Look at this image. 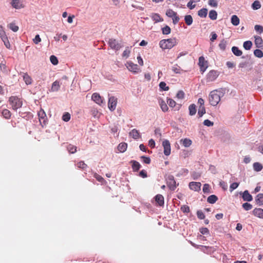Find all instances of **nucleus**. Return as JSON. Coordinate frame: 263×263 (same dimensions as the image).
Masks as SVG:
<instances>
[{
  "instance_id": "1",
  "label": "nucleus",
  "mask_w": 263,
  "mask_h": 263,
  "mask_svg": "<svg viewBox=\"0 0 263 263\" xmlns=\"http://www.w3.org/2000/svg\"><path fill=\"white\" fill-rule=\"evenodd\" d=\"M223 92L220 90L212 91L209 97L210 103L212 106L217 105L220 101V99L223 96Z\"/></svg>"
},
{
  "instance_id": "2",
  "label": "nucleus",
  "mask_w": 263,
  "mask_h": 263,
  "mask_svg": "<svg viewBox=\"0 0 263 263\" xmlns=\"http://www.w3.org/2000/svg\"><path fill=\"white\" fill-rule=\"evenodd\" d=\"M177 44V41L175 39H169L167 40H162L160 41V47L163 49H171L175 46Z\"/></svg>"
},
{
  "instance_id": "3",
  "label": "nucleus",
  "mask_w": 263,
  "mask_h": 263,
  "mask_svg": "<svg viewBox=\"0 0 263 263\" xmlns=\"http://www.w3.org/2000/svg\"><path fill=\"white\" fill-rule=\"evenodd\" d=\"M9 102L14 110L21 107L23 105L22 101L16 97H11L9 98Z\"/></svg>"
},
{
  "instance_id": "4",
  "label": "nucleus",
  "mask_w": 263,
  "mask_h": 263,
  "mask_svg": "<svg viewBox=\"0 0 263 263\" xmlns=\"http://www.w3.org/2000/svg\"><path fill=\"white\" fill-rule=\"evenodd\" d=\"M108 44L111 49L116 50H119L123 46V45L121 42H119L116 40L112 39H109Z\"/></svg>"
},
{
  "instance_id": "5",
  "label": "nucleus",
  "mask_w": 263,
  "mask_h": 263,
  "mask_svg": "<svg viewBox=\"0 0 263 263\" xmlns=\"http://www.w3.org/2000/svg\"><path fill=\"white\" fill-rule=\"evenodd\" d=\"M166 15L168 17L172 18L173 23L174 24H176L178 23L179 21V17L177 15V13L174 11L172 9H169L167 10L166 11Z\"/></svg>"
},
{
  "instance_id": "6",
  "label": "nucleus",
  "mask_w": 263,
  "mask_h": 263,
  "mask_svg": "<svg viewBox=\"0 0 263 263\" xmlns=\"http://www.w3.org/2000/svg\"><path fill=\"white\" fill-rule=\"evenodd\" d=\"M125 66L128 70L133 73H136L140 71V68L138 67V66L131 61H127L125 64Z\"/></svg>"
},
{
  "instance_id": "7",
  "label": "nucleus",
  "mask_w": 263,
  "mask_h": 263,
  "mask_svg": "<svg viewBox=\"0 0 263 263\" xmlns=\"http://www.w3.org/2000/svg\"><path fill=\"white\" fill-rule=\"evenodd\" d=\"M38 116L40 123L42 126L46 125L47 122V116L45 112L42 109H41L38 112Z\"/></svg>"
},
{
  "instance_id": "8",
  "label": "nucleus",
  "mask_w": 263,
  "mask_h": 263,
  "mask_svg": "<svg viewBox=\"0 0 263 263\" xmlns=\"http://www.w3.org/2000/svg\"><path fill=\"white\" fill-rule=\"evenodd\" d=\"M162 146L164 149V154L168 156L171 154V144L168 140H164L162 142Z\"/></svg>"
},
{
  "instance_id": "9",
  "label": "nucleus",
  "mask_w": 263,
  "mask_h": 263,
  "mask_svg": "<svg viewBox=\"0 0 263 263\" xmlns=\"http://www.w3.org/2000/svg\"><path fill=\"white\" fill-rule=\"evenodd\" d=\"M166 180L167 186L170 190L172 191L174 190L176 187V183L174 177L172 175H170L168 176Z\"/></svg>"
},
{
  "instance_id": "10",
  "label": "nucleus",
  "mask_w": 263,
  "mask_h": 263,
  "mask_svg": "<svg viewBox=\"0 0 263 263\" xmlns=\"http://www.w3.org/2000/svg\"><path fill=\"white\" fill-rule=\"evenodd\" d=\"M117 99L114 97H110L108 100V106L110 110L114 111L116 107Z\"/></svg>"
},
{
  "instance_id": "11",
  "label": "nucleus",
  "mask_w": 263,
  "mask_h": 263,
  "mask_svg": "<svg viewBox=\"0 0 263 263\" xmlns=\"http://www.w3.org/2000/svg\"><path fill=\"white\" fill-rule=\"evenodd\" d=\"M219 76V72L217 71L211 70L207 74L206 79L208 82H212L216 79Z\"/></svg>"
},
{
  "instance_id": "12",
  "label": "nucleus",
  "mask_w": 263,
  "mask_h": 263,
  "mask_svg": "<svg viewBox=\"0 0 263 263\" xmlns=\"http://www.w3.org/2000/svg\"><path fill=\"white\" fill-rule=\"evenodd\" d=\"M11 4L14 8L16 9H21L25 7L23 0H12Z\"/></svg>"
},
{
  "instance_id": "13",
  "label": "nucleus",
  "mask_w": 263,
  "mask_h": 263,
  "mask_svg": "<svg viewBox=\"0 0 263 263\" xmlns=\"http://www.w3.org/2000/svg\"><path fill=\"white\" fill-rule=\"evenodd\" d=\"M91 98L93 101H95L96 103H97L99 105H102V104H104L103 99L100 96V95L97 93H93L92 95Z\"/></svg>"
},
{
  "instance_id": "14",
  "label": "nucleus",
  "mask_w": 263,
  "mask_h": 263,
  "mask_svg": "<svg viewBox=\"0 0 263 263\" xmlns=\"http://www.w3.org/2000/svg\"><path fill=\"white\" fill-rule=\"evenodd\" d=\"M201 184L197 182H191L189 183V187L194 191H199L201 189Z\"/></svg>"
},
{
  "instance_id": "15",
  "label": "nucleus",
  "mask_w": 263,
  "mask_h": 263,
  "mask_svg": "<svg viewBox=\"0 0 263 263\" xmlns=\"http://www.w3.org/2000/svg\"><path fill=\"white\" fill-rule=\"evenodd\" d=\"M199 65L201 71L204 72L206 70L207 68L206 62L203 57H200L199 58Z\"/></svg>"
},
{
  "instance_id": "16",
  "label": "nucleus",
  "mask_w": 263,
  "mask_h": 263,
  "mask_svg": "<svg viewBox=\"0 0 263 263\" xmlns=\"http://www.w3.org/2000/svg\"><path fill=\"white\" fill-rule=\"evenodd\" d=\"M61 84V83L59 81L56 80L52 84L50 91L52 92L58 91L60 88Z\"/></svg>"
},
{
  "instance_id": "17",
  "label": "nucleus",
  "mask_w": 263,
  "mask_h": 263,
  "mask_svg": "<svg viewBox=\"0 0 263 263\" xmlns=\"http://www.w3.org/2000/svg\"><path fill=\"white\" fill-rule=\"evenodd\" d=\"M253 214L259 218H263V209L260 208H255L253 211Z\"/></svg>"
},
{
  "instance_id": "18",
  "label": "nucleus",
  "mask_w": 263,
  "mask_h": 263,
  "mask_svg": "<svg viewBox=\"0 0 263 263\" xmlns=\"http://www.w3.org/2000/svg\"><path fill=\"white\" fill-rule=\"evenodd\" d=\"M242 198L244 201H251L252 200V196L249 194V192L246 190L242 194Z\"/></svg>"
},
{
  "instance_id": "19",
  "label": "nucleus",
  "mask_w": 263,
  "mask_h": 263,
  "mask_svg": "<svg viewBox=\"0 0 263 263\" xmlns=\"http://www.w3.org/2000/svg\"><path fill=\"white\" fill-rule=\"evenodd\" d=\"M151 17L155 23L162 22L163 21V18H161L160 15L158 13H152Z\"/></svg>"
},
{
  "instance_id": "20",
  "label": "nucleus",
  "mask_w": 263,
  "mask_h": 263,
  "mask_svg": "<svg viewBox=\"0 0 263 263\" xmlns=\"http://www.w3.org/2000/svg\"><path fill=\"white\" fill-rule=\"evenodd\" d=\"M159 104L163 111L165 112L167 111L168 107L166 103L164 100L162 99L159 100Z\"/></svg>"
},
{
  "instance_id": "21",
  "label": "nucleus",
  "mask_w": 263,
  "mask_h": 263,
  "mask_svg": "<svg viewBox=\"0 0 263 263\" xmlns=\"http://www.w3.org/2000/svg\"><path fill=\"white\" fill-rule=\"evenodd\" d=\"M180 143L182 144L184 147H189L192 143V141L191 140L185 138L184 139H181L180 140Z\"/></svg>"
},
{
  "instance_id": "22",
  "label": "nucleus",
  "mask_w": 263,
  "mask_h": 263,
  "mask_svg": "<svg viewBox=\"0 0 263 263\" xmlns=\"http://www.w3.org/2000/svg\"><path fill=\"white\" fill-rule=\"evenodd\" d=\"M23 77L24 82L27 85H29L31 84L32 79L27 73H24Z\"/></svg>"
},
{
  "instance_id": "23",
  "label": "nucleus",
  "mask_w": 263,
  "mask_h": 263,
  "mask_svg": "<svg viewBox=\"0 0 263 263\" xmlns=\"http://www.w3.org/2000/svg\"><path fill=\"white\" fill-rule=\"evenodd\" d=\"M155 200L160 206L164 204V197L161 195L158 194L156 195L155 197Z\"/></svg>"
},
{
  "instance_id": "24",
  "label": "nucleus",
  "mask_w": 263,
  "mask_h": 263,
  "mask_svg": "<svg viewBox=\"0 0 263 263\" xmlns=\"http://www.w3.org/2000/svg\"><path fill=\"white\" fill-rule=\"evenodd\" d=\"M231 22L234 26H237L239 24L240 20L237 15H233L231 17Z\"/></svg>"
},
{
  "instance_id": "25",
  "label": "nucleus",
  "mask_w": 263,
  "mask_h": 263,
  "mask_svg": "<svg viewBox=\"0 0 263 263\" xmlns=\"http://www.w3.org/2000/svg\"><path fill=\"white\" fill-rule=\"evenodd\" d=\"M129 135L135 139H137L140 137L139 133L136 129H134L131 132H130Z\"/></svg>"
},
{
  "instance_id": "26",
  "label": "nucleus",
  "mask_w": 263,
  "mask_h": 263,
  "mask_svg": "<svg viewBox=\"0 0 263 263\" xmlns=\"http://www.w3.org/2000/svg\"><path fill=\"white\" fill-rule=\"evenodd\" d=\"M127 145L125 143H121L118 146V151L121 153L124 152L127 149Z\"/></svg>"
},
{
  "instance_id": "27",
  "label": "nucleus",
  "mask_w": 263,
  "mask_h": 263,
  "mask_svg": "<svg viewBox=\"0 0 263 263\" xmlns=\"http://www.w3.org/2000/svg\"><path fill=\"white\" fill-rule=\"evenodd\" d=\"M130 162L132 163V167L134 171H137L140 168L141 165L138 162L133 160Z\"/></svg>"
},
{
  "instance_id": "28",
  "label": "nucleus",
  "mask_w": 263,
  "mask_h": 263,
  "mask_svg": "<svg viewBox=\"0 0 263 263\" xmlns=\"http://www.w3.org/2000/svg\"><path fill=\"white\" fill-rule=\"evenodd\" d=\"M232 51L236 56H240L242 54V51L237 47L233 46L232 48Z\"/></svg>"
},
{
  "instance_id": "29",
  "label": "nucleus",
  "mask_w": 263,
  "mask_h": 263,
  "mask_svg": "<svg viewBox=\"0 0 263 263\" xmlns=\"http://www.w3.org/2000/svg\"><path fill=\"white\" fill-rule=\"evenodd\" d=\"M262 40L261 37L257 36L255 37V44L257 47H260L262 46Z\"/></svg>"
},
{
  "instance_id": "30",
  "label": "nucleus",
  "mask_w": 263,
  "mask_h": 263,
  "mask_svg": "<svg viewBox=\"0 0 263 263\" xmlns=\"http://www.w3.org/2000/svg\"><path fill=\"white\" fill-rule=\"evenodd\" d=\"M208 14V9L202 8L198 11V14L201 17H205Z\"/></svg>"
},
{
  "instance_id": "31",
  "label": "nucleus",
  "mask_w": 263,
  "mask_h": 263,
  "mask_svg": "<svg viewBox=\"0 0 263 263\" xmlns=\"http://www.w3.org/2000/svg\"><path fill=\"white\" fill-rule=\"evenodd\" d=\"M218 200V198L216 196L214 195H210L208 197L207 199V201L210 203L213 204L216 202V201Z\"/></svg>"
},
{
  "instance_id": "32",
  "label": "nucleus",
  "mask_w": 263,
  "mask_h": 263,
  "mask_svg": "<svg viewBox=\"0 0 263 263\" xmlns=\"http://www.w3.org/2000/svg\"><path fill=\"white\" fill-rule=\"evenodd\" d=\"M189 109L190 115L193 116L195 115L196 112V105L195 104H193L190 105L189 106Z\"/></svg>"
},
{
  "instance_id": "33",
  "label": "nucleus",
  "mask_w": 263,
  "mask_h": 263,
  "mask_svg": "<svg viewBox=\"0 0 263 263\" xmlns=\"http://www.w3.org/2000/svg\"><path fill=\"white\" fill-rule=\"evenodd\" d=\"M184 21L185 23L188 25L190 26L193 23V18L191 15H185L184 17Z\"/></svg>"
},
{
  "instance_id": "34",
  "label": "nucleus",
  "mask_w": 263,
  "mask_h": 263,
  "mask_svg": "<svg viewBox=\"0 0 263 263\" xmlns=\"http://www.w3.org/2000/svg\"><path fill=\"white\" fill-rule=\"evenodd\" d=\"M209 16L211 20H215L217 17V13L215 10H211L209 12Z\"/></svg>"
},
{
  "instance_id": "35",
  "label": "nucleus",
  "mask_w": 263,
  "mask_h": 263,
  "mask_svg": "<svg viewBox=\"0 0 263 263\" xmlns=\"http://www.w3.org/2000/svg\"><path fill=\"white\" fill-rule=\"evenodd\" d=\"M8 27L14 32H17L18 30V27L14 23L8 24Z\"/></svg>"
},
{
  "instance_id": "36",
  "label": "nucleus",
  "mask_w": 263,
  "mask_h": 263,
  "mask_svg": "<svg viewBox=\"0 0 263 263\" xmlns=\"http://www.w3.org/2000/svg\"><path fill=\"white\" fill-rule=\"evenodd\" d=\"M253 169L256 171H260L262 169V165L259 162H255L253 164Z\"/></svg>"
},
{
  "instance_id": "37",
  "label": "nucleus",
  "mask_w": 263,
  "mask_h": 263,
  "mask_svg": "<svg viewBox=\"0 0 263 263\" xmlns=\"http://www.w3.org/2000/svg\"><path fill=\"white\" fill-rule=\"evenodd\" d=\"M256 201L259 205H263V194H259L257 195Z\"/></svg>"
},
{
  "instance_id": "38",
  "label": "nucleus",
  "mask_w": 263,
  "mask_h": 263,
  "mask_svg": "<svg viewBox=\"0 0 263 263\" xmlns=\"http://www.w3.org/2000/svg\"><path fill=\"white\" fill-rule=\"evenodd\" d=\"M252 46V43L250 41H247L243 43V47L246 50H250Z\"/></svg>"
},
{
  "instance_id": "39",
  "label": "nucleus",
  "mask_w": 263,
  "mask_h": 263,
  "mask_svg": "<svg viewBox=\"0 0 263 263\" xmlns=\"http://www.w3.org/2000/svg\"><path fill=\"white\" fill-rule=\"evenodd\" d=\"M252 7L254 10H257L261 7L260 2L258 1H255L252 5Z\"/></svg>"
},
{
  "instance_id": "40",
  "label": "nucleus",
  "mask_w": 263,
  "mask_h": 263,
  "mask_svg": "<svg viewBox=\"0 0 263 263\" xmlns=\"http://www.w3.org/2000/svg\"><path fill=\"white\" fill-rule=\"evenodd\" d=\"M205 113L204 106H199L198 111V115L199 117H201Z\"/></svg>"
},
{
  "instance_id": "41",
  "label": "nucleus",
  "mask_w": 263,
  "mask_h": 263,
  "mask_svg": "<svg viewBox=\"0 0 263 263\" xmlns=\"http://www.w3.org/2000/svg\"><path fill=\"white\" fill-rule=\"evenodd\" d=\"M172 70L175 73H180L181 69L180 66L176 64L172 67Z\"/></svg>"
},
{
  "instance_id": "42",
  "label": "nucleus",
  "mask_w": 263,
  "mask_h": 263,
  "mask_svg": "<svg viewBox=\"0 0 263 263\" xmlns=\"http://www.w3.org/2000/svg\"><path fill=\"white\" fill-rule=\"evenodd\" d=\"M254 54L255 56L259 58H261L263 57V52L260 49H256L254 51Z\"/></svg>"
},
{
  "instance_id": "43",
  "label": "nucleus",
  "mask_w": 263,
  "mask_h": 263,
  "mask_svg": "<svg viewBox=\"0 0 263 263\" xmlns=\"http://www.w3.org/2000/svg\"><path fill=\"white\" fill-rule=\"evenodd\" d=\"M67 150L71 154H74L77 151V147L72 145L67 146Z\"/></svg>"
},
{
  "instance_id": "44",
  "label": "nucleus",
  "mask_w": 263,
  "mask_h": 263,
  "mask_svg": "<svg viewBox=\"0 0 263 263\" xmlns=\"http://www.w3.org/2000/svg\"><path fill=\"white\" fill-rule=\"evenodd\" d=\"M159 87L162 90L167 91L169 89V87L166 86V84L164 82H160L159 84Z\"/></svg>"
},
{
  "instance_id": "45",
  "label": "nucleus",
  "mask_w": 263,
  "mask_h": 263,
  "mask_svg": "<svg viewBox=\"0 0 263 263\" xmlns=\"http://www.w3.org/2000/svg\"><path fill=\"white\" fill-rule=\"evenodd\" d=\"M130 53V48L127 47L126 48L125 50L123 51L122 56H123V57L127 58L129 57Z\"/></svg>"
},
{
  "instance_id": "46",
  "label": "nucleus",
  "mask_w": 263,
  "mask_h": 263,
  "mask_svg": "<svg viewBox=\"0 0 263 263\" xmlns=\"http://www.w3.org/2000/svg\"><path fill=\"white\" fill-rule=\"evenodd\" d=\"M50 61L51 63L54 65H56L58 64V60L57 58L54 55L50 56Z\"/></svg>"
},
{
  "instance_id": "47",
  "label": "nucleus",
  "mask_w": 263,
  "mask_h": 263,
  "mask_svg": "<svg viewBox=\"0 0 263 263\" xmlns=\"http://www.w3.org/2000/svg\"><path fill=\"white\" fill-rule=\"evenodd\" d=\"M162 33L164 34H168L171 32V28L168 26H166L163 27L162 29Z\"/></svg>"
},
{
  "instance_id": "48",
  "label": "nucleus",
  "mask_w": 263,
  "mask_h": 263,
  "mask_svg": "<svg viewBox=\"0 0 263 263\" xmlns=\"http://www.w3.org/2000/svg\"><path fill=\"white\" fill-rule=\"evenodd\" d=\"M62 119L65 122H68L70 119V115L68 112L65 113L62 116Z\"/></svg>"
},
{
  "instance_id": "49",
  "label": "nucleus",
  "mask_w": 263,
  "mask_h": 263,
  "mask_svg": "<svg viewBox=\"0 0 263 263\" xmlns=\"http://www.w3.org/2000/svg\"><path fill=\"white\" fill-rule=\"evenodd\" d=\"M167 103L168 104L170 107H174L176 105V102L172 99H167Z\"/></svg>"
},
{
  "instance_id": "50",
  "label": "nucleus",
  "mask_w": 263,
  "mask_h": 263,
  "mask_svg": "<svg viewBox=\"0 0 263 263\" xmlns=\"http://www.w3.org/2000/svg\"><path fill=\"white\" fill-rule=\"evenodd\" d=\"M2 115L4 118L8 119L10 117V112L7 109H4L2 112Z\"/></svg>"
},
{
  "instance_id": "51",
  "label": "nucleus",
  "mask_w": 263,
  "mask_h": 263,
  "mask_svg": "<svg viewBox=\"0 0 263 263\" xmlns=\"http://www.w3.org/2000/svg\"><path fill=\"white\" fill-rule=\"evenodd\" d=\"M2 40V41H3L5 46L7 48H10V44L8 40V38L7 37H5L4 38H2L1 39Z\"/></svg>"
},
{
  "instance_id": "52",
  "label": "nucleus",
  "mask_w": 263,
  "mask_h": 263,
  "mask_svg": "<svg viewBox=\"0 0 263 263\" xmlns=\"http://www.w3.org/2000/svg\"><path fill=\"white\" fill-rule=\"evenodd\" d=\"M242 207L245 210L249 211L252 208V205L249 203L246 202L242 204Z\"/></svg>"
},
{
  "instance_id": "53",
  "label": "nucleus",
  "mask_w": 263,
  "mask_h": 263,
  "mask_svg": "<svg viewBox=\"0 0 263 263\" xmlns=\"http://www.w3.org/2000/svg\"><path fill=\"white\" fill-rule=\"evenodd\" d=\"M239 185V183L237 182H234L230 185V191L232 192L233 190L236 189Z\"/></svg>"
},
{
  "instance_id": "54",
  "label": "nucleus",
  "mask_w": 263,
  "mask_h": 263,
  "mask_svg": "<svg viewBox=\"0 0 263 263\" xmlns=\"http://www.w3.org/2000/svg\"><path fill=\"white\" fill-rule=\"evenodd\" d=\"M203 192L204 193H210V185L208 184H204L203 187Z\"/></svg>"
},
{
  "instance_id": "55",
  "label": "nucleus",
  "mask_w": 263,
  "mask_h": 263,
  "mask_svg": "<svg viewBox=\"0 0 263 263\" xmlns=\"http://www.w3.org/2000/svg\"><path fill=\"white\" fill-rule=\"evenodd\" d=\"M254 29L257 32H258L259 33L263 32V27L260 25H256L254 27Z\"/></svg>"
},
{
  "instance_id": "56",
  "label": "nucleus",
  "mask_w": 263,
  "mask_h": 263,
  "mask_svg": "<svg viewBox=\"0 0 263 263\" xmlns=\"http://www.w3.org/2000/svg\"><path fill=\"white\" fill-rule=\"evenodd\" d=\"M0 36L1 39L6 37V34L3 26L0 25Z\"/></svg>"
},
{
  "instance_id": "57",
  "label": "nucleus",
  "mask_w": 263,
  "mask_h": 263,
  "mask_svg": "<svg viewBox=\"0 0 263 263\" xmlns=\"http://www.w3.org/2000/svg\"><path fill=\"white\" fill-rule=\"evenodd\" d=\"M184 93L183 91H179L177 95H176V97L179 99H182L184 98Z\"/></svg>"
},
{
  "instance_id": "58",
  "label": "nucleus",
  "mask_w": 263,
  "mask_h": 263,
  "mask_svg": "<svg viewBox=\"0 0 263 263\" xmlns=\"http://www.w3.org/2000/svg\"><path fill=\"white\" fill-rule=\"evenodd\" d=\"M77 166L78 167L82 168L83 170L85 169L87 167V165L84 163V161H80L79 162Z\"/></svg>"
},
{
  "instance_id": "59",
  "label": "nucleus",
  "mask_w": 263,
  "mask_h": 263,
  "mask_svg": "<svg viewBox=\"0 0 263 263\" xmlns=\"http://www.w3.org/2000/svg\"><path fill=\"white\" fill-rule=\"evenodd\" d=\"M141 159L143 160L144 163L146 164H149L151 162V159L149 157L145 156H141Z\"/></svg>"
},
{
  "instance_id": "60",
  "label": "nucleus",
  "mask_w": 263,
  "mask_h": 263,
  "mask_svg": "<svg viewBox=\"0 0 263 263\" xmlns=\"http://www.w3.org/2000/svg\"><path fill=\"white\" fill-rule=\"evenodd\" d=\"M181 210L183 213L190 212V208L186 205H182L181 208Z\"/></svg>"
},
{
  "instance_id": "61",
  "label": "nucleus",
  "mask_w": 263,
  "mask_h": 263,
  "mask_svg": "<svg viewBox=\"0 0 263 263\" xmlns=\"http://www.w3.org/2000/svg\"><path fill=\"white\" fill-rule=\"evenodd\" d=\"M208 3L209 5L214 7H216L218 5L217 2L216 0H209Z\"/></svg>"
},
{
  "instance_id": "62",
  "label": "nucleus",
  "mask_w": 263,
  "mask_h": 263,
  "mask_svg": "<svg viewBox=\"0 0 263 263\" xmlns=\"http://www.w3.org/2000/svg\"><path fill=\"white\" fill-rule=\"evenodd\" d=\"M203 124L208 127H210L213 125L214 123L213 122H211L209 120H205L203 122Z\"/></svg>"
},
{
  "instance_id": "63",
  "label": "nucleus",
  "mask_w": 263,
  "mask_h": 263,
  "mask_svg": "<svg viewBox=\"0 0 263 263\" xmlns=\"http://www.w3.org/2000/svg\"><path fill=\"white\" fill-rule=\"evenodd\" d=\"M197 215L200 219H203L205 217L204 214L201 211H198L197 212Z\"/></svg>"
},
{
  "instance_id": "64",
  "label": "nucleus",
  "mask_w": 263,
  "mask_h": 263,
  "mask_svg": "<svg viewBox=\"0 0 263 263\" xmlns=\"http://www.w3.org/2000/svg\"><path fill=\"white\" fill-rule=\"evenodd\" d=\"M33 41L35 44H37L40 43L41 41V39L40 38V35L39 34L36 35L34 39H33Z\"/></svg>"
}]
</instances>
